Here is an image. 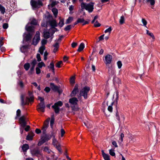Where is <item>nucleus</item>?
Returning <instances> with one entry per match:
<instances>
[{
    "mask_svg": "<svg viewBox=\"0 0 160 160\" xmlns=\"http://www.w3.org/2000/svg\"><path fill=\"white\" fill-rule=\"evenodd\" d=\"M112 56L110 54H108L105 56L104 60V62L108 68V73L111 75H113L115 73V71L113 69L112 65H109L112 62Z\"/></svg>",
    "mask_w": 160,
    "mask_h": 160,
    "instance_id": "obj_1",
    "label": "nucleus"
},
{
    "mask_svg": "<svg viewBox=\"0 0 160 160\" xmlns=\"http://www.w3.org/2000/svg\"><path fill=\"white\" fill-rule=\"evenodd\" d=\"M94 3L92 2H90L88 3L82 2L81 4L82 10L83 11L84 9H85L88 11L89 12H92L94 9Z\"/></svg>",
    "mask_w": 160,
    "mask_h": 160,
    "instance_id": "obj_2",
    "label": "nucleus"
},
{
    "mask_svg": "<svg viewBox=\"0 0 160 160\" xmlns=\"http://www.w3.org/2000/svg\"><path fill=\"white\" fill-rule=\"evenodd\" d=\"M26 117L24 116H22L19 118V122L22 128H24L25 130L28 132L30 128V126L29 125H26Z\"/></svg>",
    "mask_w": 160,
    "mask_h": 160,
    "instance_id": "obj_3",
    "label": "nucleus"
},
{
    "mask_svg": "<svg viewBox=\"0 0 160 160\" xmlns=\"http://www.w3.org/2000/svg\"><path fill=\"white\" fill-rule=\"evenodd\" d=\"M30 4L33 8H39L42 6L43 4L41 0H31Z\"/></svg>",
    "mask_w": 160,
    "mask_h": 160,
    "instance_id": "obj_4",
    "label": "nucleus"
},
{
    "mask_svg": "<svg viewBox=\"0 0 160 160\" xmlns=\"http://www.w3.org/2000/svg\"><path fill=\"white\" fill-rule=\"evenodd\" d=\"M30 152L32 156L33 157L36 156L38 157L42 155V151L38 147H36L33 149H31Z\"/></svg>",
    "mask_w": 160,
    "mask_h": 160,
    "instance_id": "obj_5",
    "label": "nucleus"
},
{
    "mask_svg": "<svg viewBox=\"0 0 160 160\" xmlns=\"http://www.w3.org/2000/svg\"><path fill=\"white\" fill-rule=\"evenodd\" d=\"M63 105V103L61 101H59L54 103L53 105L52 106V108L54 110L55 113L58 114L60 112L59 107H61Z\"/></svg>",
    "mask_w": 160,
    "mask_h": 160,
    "instance_id": "obj_6",
    "label": "nucleus"
},
{
    "mask_svg": "<svg viewBox=\"0 0 160 160\" xmlns=\"http://www.w3.org/2000/svg\"><path fill=\"white\" fill-rule=\"evenodd\" d=\"M90 90V88L89 87L87 86L84 87L80 91L81 95L83 96L84 98H87L88 93Z\"/></svg>",
    "mask_w": 160,
    "mask_h": 160,
    "instance_id": "obj_7",
    "label": "nucleus"
},
{
    "mask_svg": "<svg viewBox=\"0 0 160 160\" xmlns=\"http://www.w3.org/2000/svg\"><path fill=\"white\" fill-rule=\"evenodd\" d=\"M40 40V33L38 32H36V34L32 39V44L36 45Z\"/></svg>",
    "mask_w": 160,
    "mask_h": 160,
    "instance_id": "obj_8",
    "label": "nucleus"
},
{
    "mask_svg": "<svg viewBox=\"0 0 160 160\" xmlns=\"http://www.w3.org/2000/svg\"><path fill=\"white\" fill-rule=\"evenodd\" d=\"M50 87L54 91H57L60 94L62 92V90L60 89V87L55 85L53 83H50Z\"/></svg>",
    "mask_w": 160,
    "mask_h": 160,
    "instance_id": "obj_9",
    "label": "nucleus"
},
{
    "mask_svg": "<svg viewBox=\"0 0 160 160\" xmlns=\"http://www.w3.org/2000/svg\"><path fill=\"white\" fill-rule=\"evenodd\" d=\"M37 110L38 111H41L42 112L45 111V105L44 102H40L37 106Z\"/></svg>",
    "mask_w": 160,
    "mask_h": 160,
    "instance_id": "obj_10",
    "label": "nucleus"
},
{
    "mask_svg": "<svg viewBox=\"0 0 160 160\" xmlns=\"http://www.w3.org/2000/svg\"><path fill=\"white\" fill-rule=\"evenodd\" d=\"M52 134L51 135H48L47 134L44 135L42 137L41 140H42V143H44L46 141H48L52 137Z\"/></svg>",
    "mask_w": 160,
    "mask_h": 160,
    "instance_id": "obj_11",
    "label": "nucleus"
},
{
    "mask_svg": "<svg viewBox=\"0 0 160 160\" xmlns=\"http://www.w3.org/2000/svg\"><path fill=\"white\" fill-rule=\"evenodd\" d=\"M78 84H76L74 87V88L72 91V92L70 94V95L71 97L75 96L76 93L78 92Z\"/></svg>",
    "mask_w": 160,
    "mask_h": 160,
    "instance_id": "obj_12",
    "label": "nucleus"
},
{
    "mask_svg": "<svg viewBox=\"0 0 160 160\" xmlns=\"http://www.w3.org/2000/svg\"><path fill=\"white\" fill-rule=\"evenodd\" d=\"M29 94L30 98L26 97V102H27L28 105L29 104V102H33L34 99V97L32 95V93L29 92Z\"/></svg>",
    "mask_w": 160,
    "mask_h": 160,
    "instance_id": "obj_13",
    "label": "nucleus"
},
{
    "mask_svg": "<svg viewBox=\"0 0 160 160\" xmlns=\"http://www.w3.org/2000/svg\"><path fill=\"white\" fill-rule=\"evenodd\" d=\"M26 30L28 32V33H31L34 34V27L32 26H29L27 25L26 26Z\"/></svg>",
    "mask_w": 160,
    "mask_h": 160,
    "instance_id": "obj_14",
    "label": "nucleus"
},
{
    "mask_svg": "<svg viewBox=\"0 0 160 160\" xmlns=\"http://www.w3.org/2000/svg\"><path fill=\"white\" fill-rule=\"evenodd\" d=\"M78 101V100L76 98H73L69 100V102L73 105L77 104Z\"/></svg>",
    "mask_w": 160,
    "mask_h": 160,
    "instance_id": "obj_15",
    "label": "nucleus"
},
{
    "mask_svg": "<svg viewBox=\"0 0 160 160\" xmlns=\"http://www.w3.org/2000/svg\"><path fill=\"white\" fill-rule=\"evenodd\" d=\"M101 151L102 156L104 160H110V156L109 155L104 153L103 150H102Z\"/></svg>",
    "mask_w": 160,
    "mask_h": 160,
    "instance_id": "obj_16",
    "label": "nucleus"
},
{
    "mask_svg": "<svg viewBox=\"0 0 160 160\" xmlns=\"http://www.w3.org/2000/svg\"><path fill=\"white\" fill-rule=\"evenodd\" d=\"M52 136L53 137L52 143L54 146H57L58 144V142L57 139H56L55 134L53 132H52Z\"/></svg>",
    "mask_w": 160,
    "mask_h": 160,
    "instance_id": "obj_17",
    "label": "nucleus"
},
{
    "mask_svg": "<svg viewBox=\"0 0 160 160\" xmlns=\"http://www.w3.org/2000/svg\"><path fill=\"white\" fill-rule=\"evenodd\" d=\"M34 136V134L32 132H30L26 137V139L28 140H32L33 137Z\"/></svg>",
    "mask_w": 160,
    "mask_h": 160,
    "instance_id": "obj_18",
    "label": "nucleus"
},
{
    "mask_svg": "<svg viewBox=\"0 0 160 160\" xmlns=\"http://www.w3.org/2000/svg\"><path fill=\"white\" fill-rule=\"evenodd\" d=\"M114 103L113 102H112L110 105H109V102H108L107 103V105L108 106V110L111 112H112V106L113 105Z\"/></svg>",
    "mask_w": 160,
    "mask_h": 160,
    "instance_id": "obj_19",
    "label": "nucleus"
},
{
    "mask_svg": "<svg viewBox=\"0 0 160 160\" xmlns=\"http://www.w3.org/2000/svg\"><path fill=\"white\" fill-rule=\"evenodd\" d=\"M49 23L52 27V28H54L58 25L57 23L55 20L50 21L49 22Z\"/></svg>",
    "mask_w": 160,
    "mask_h": 160,
    "instance_id": "obj_20",
    "label": "nucleus"
},
{
    "mask_svg": "<svg viewBox=\"0 0 160 160\" xmlns=\"http://www.w3.org/2000/svg\"><path fill=\"white\" fill-rule=\"evenodd\" d=\"M20 98L21 101V105L23 106L27 104V102H26V101H24V95L22 94L21 95Z\"/></svg>",
    "mask_w": 160,
    "mask_h": 160,
    "instance_id": "obj_21",
    "label": "nucleus"
},
{
    "mask_svg": "<svg viewBox=\"0 0 160 160\" xmlns=\"http://www.w3.org/2000/svg\"><path fill=\"white\" fill-rule=\"evenodd\" d=\"M33 34L31 33H28V34H27L25 37V38L26 40L27 41H30L31 40L32 38V36Z\"/></svg>",
    "mask_w": 160,
    "mask_h": 160,
    "instance_id": "obj_22",
    "label": "nucleus"
},
{
    "mask_svg": "<svg viewBox=\"0 0 160 160\" xmlns=\"http://www.w3.org/2000/svg\"><path fill=\"white\" fill-rule=\"evenodd\" d=\"M85 47L84 44L83 43H81L79 46V48L77 50L78 51L80 52L82 51Z\"/></svg>",
    "mask_w": 160,
    "mask_h": 160,
    "instance_id": "obj_23",
    "label": "nucleus"
},
{
    "mask_svg": "<svg viewBox=\"0 0 160 160\" xmlns=\"http://www.w3.org/2000/svg\"><path fill=\"white\" fill-rule=\"evenodd\" d=\"M29 148V146L28 144H25L23 145L22 149L24 152H26Z\"/></svg>",
    "mask_w": 160,
    "mask_h": 160,
    "instance_id": "obj_24",
    "label": "nucleus"
},
{
    "mask_svg": "<svg viewBox=\"0 0 160 160\" xmlns=\"http://www.w3.org/2000/svg\"><path fill=\"white\" fill-rule=\"evenodd\" d=\"M48 68H50L52 70V72L54 73V64L52 62L50 63L49 66H48Z\"/></svg>",
    "mask_w": 160,
    "mask_h": 160,
    "instance_id": "obj_25",
    "label": "nucleus"
},
{
    "mask_svg": "<svg viewBox=\"0 0 160 160\" xmlns=\"http://www.w3.org/2000/svg\"><path fill=\"white\" fill-rule=\"evenodd\" d=\"M52 11L55 17L56 18L57 17L58 13V9L56 8H53L52 9Z\"/></svg>",
    "mask_w": 160,
    "mask_h": 160,
    "instance_id": "obj_26",
    "label": "nucleus"
},
{
    "mask_svg": "<svg viewBox=\"0 0 160 160\" xmlns=\"http://www.w3.org/2000/svg\"><path fill=\"white\" fill-rule=\"evenodd\" d=\"M43 37L46 39H48L50 37V33L49 32H44L43 34Z\"/></svg>",
    "mask_w": 160,
    "mask_h": 160,
    "instance_id": "obj_27",
    "label": "nucleus"
},
{
    "mask_svg": "<svg viewBox=\"0 0 160 160\" xmlns=\"http://www.w3.org/2000/svg\"><path fill=\"white\" fill-rule=\"evenodd\" d=\"M128 138L130 139L131 140V141H132L133 142H134L136 140L135 137L133 135L131 134L129 135Z\"/></svg>",
    "mask_w": 160,
    "mask_h": 160,
    "instance_id": "obj_28",
    "label": "nucleus"
},
{
    "mask_svg": "<svg viewBox=\"0 0 160 160\" xmlns=\"http://www.w3.org/2000/svg\"><path fill=\"white\" fill-rule=\"evenodd\" d=\"M54 117L53 115H52L51 116V120L50 122V125L51 127V128H52L53 125L54 123Z\"/></svg>",
    "mask_w": 160,
    "mask_h": 160,
    "instance_id": "obj_29",
    "label": "nucleus"
},
{
    "mask_svg": "<svg viewBox=\"0 0 160 160\" xmlns=\"http://www.w3.org/2000/svg\"><path fill=\"white\" fill-rule=\"evenodd\" d=\"M45 49V47L44 46H42L39 48V51L42 55L43 53L44 50Z\"/></svg>",
    "mask_w": 160,
    "mask_h": 160,
    "instance_id": "obj_30",
    "label": "nucleus"
},
{
    "mask_svg": "<svg viewBox=\"0 0 160 160\" xmlns=\"http://www.w3.org/2000/svg\"><path fill=\"white\" fill-rule=\"evenodd\" d=\"M146 2L147 3H150L152 6H153L155 3V0H146Z\"/></svg>",
    "mask_w": 160,
    "mask_h": 160,
    "instance_id": "obj_31",
    "label": "nucleus"
},
{
    "mask_svg": "<svg viewBox=\"0 0 160 160\" xmlns=\"http://www.w3.org/2000/svg\"><path fill=\"white\" fill-rule=\"evenodd\" d=\"M30 64L28 63H25V64H24L23 66L24 68L25 69L26 71H28V70L30 68Z\"/></svg>",
    "mask_w": 160,
    "mask_h": 160,
    "instance_id": "obj_32",
    "label": "nucleus"
},
{
    "mask_svg": "<svg viewBox=\"0 0 160 160\" xmlns=\"http://www.w3.org/2000/svg\"><path fill=\"white\" fill-rule=\"evenodd\" d=\"M0 11L1 13L4 14L5 12V8L2 5L0 4Z\"/></svg>",
    "mask_w": 160,
    "mask_h": 160,
    "instance_id": "obj_33",
    "label": "nucleus"
},
{
    "mask_svg": "<svg viewBox=\"0 0 160 160\" xmlns=\"http://www.w3.org/2000/svg\"><path fill=\"white\" fill-rule=\"evenodd\" d=\"M73 18L72 17H69L66 21V24H68L70 23L73 20Z\"/></svg>",
    "mask_w": 160,
    "mask_h": 160,
    "instance_id": "obj_34",
    "label": "nucleus"
},
{
    "mask_svg": "<svg viewBox=\"0 0 160 160\" xmlns=\"http://www.w3.org/2000/svg\"><path fill=\"white\" fill-rule=\"evenodd\" d=\"M58 3L59 2L58 1H52L51 2L50 5L52 7H53L57 5Z\"/></svg>",
    "mask_w": 160,
    "mask_h": 160,
    "instance_id": "obj_35",
    "label": "nucleus"
},
{
    "mask_svg": "<svg viewBox=\"0 0 160 160\" xmlns=\"http://www.w3.org/2000/svg\"><path fill=\"white\" fill-rule=\"evenodd\" d=\"M125 19L123 16L121 17L119 20V22L121 24H122L124 23Z\"/></svg>",
    "mask_w": 160,
    "mask_h": 160,
    "instance_id": "obj_36",
    "label": "nucleus"
},
{
    "mask_svg": "<svg viewBox=\"0 0 160 160\" xmlns=\"http://www.w3.org/2000/svg\"><path fill=\"white\" fill-rule=\"evenodd\" d=\"M50 119V118H49V120ZM49 120H47V122H45L44 123L43 126L42 128H47L48 126V124H49Z\"/></svg>",
    "mask_w": 160,
    "mask_h": 160,
    "instance_id": "obj_37",
    "label": "nucleus"
},
{
    "mask_svg": "<svg viewBox=\"0 0 160 160\" xmlns=\"http://www.w3.org/2000/svg\"><path fill=\"white\" fill-rule=\"evenodd\" d=\"M64 24V20L61 19L59 21V22L58 23V25L60 27H62Z\"/></svg>",
    "mask_w": 160,
    "mask_h": 160,
    "instance_id": "obj_38",
    "label": "nucleus"
},
{
    "mask_svg": "<svg viewBox=\"0 0 160 160\" xmlns=\"http://www.w3.org/2000/svg\"><path fill=\"white\" fill-rule=\"evenodd\" d=\"M146 31H147V34L148 35L150 36L153 39H155L154 36L152 33L149 32V31L147 30H146Z\"/></svg>",
    "mask_w": 160,
    "mask_h": 160,
    "instance_id": "obj_39",
    "label": "nucleus"
},
{
    "mask_svg": "<svg viewBox=\"0 0 160 160\" xmlns=\"http://www.w3.org/2000/svg\"><path fill=\"white\" fill-rule=\"evenodd\" d=\"M31 24L34 25H37V20L34 18H32V20L31 21Z\"/></svg>",
    "mask_w": 160,
    "mask_h": 160,
    "instance_id": "obj_40",
    "label": "nucleus"
},
{
    "mask_svg": "<svg viewBox=\"0 0 160 160\" xmlns=\"http://www.w3.org/2000/svg\"><path fill=\"white\" fill-rule=\"evenodd\" d=\"M109 153L112 156H114L115 155V153L114 152V150L112 149L109 150Z\"/></svg>",
    "mask_w": 160,
    "mask_h": 160,
    "instance_id": "obj_41",
    "label": "nucleus"
},
{
    "mask_svg": "<svg viewBox=\"0 0 160 160\" xmlns=\"http://www.w3.org/2000/svg\"><path fill=\"white\" fill-rule=\"evenodd\" d=\"M112 30V28L111 27H110L106 29L104 32L105 33H108L109 34H110Z\"/></svg>",
    "mask_w": 160,
    "mask_h": 160,
    "instance_id": "obj_42",
    "label": "nucleus"
},
{
    "mask_svg": "<svg viewBox=\"0 0 160 160\" xmlns=\"http://www.w3.org/2000/svg\"><path fill=\"white\" fill-rule=\"evenodd\" d=\"M44 151L47 152L48 153H50L51 151L50 150L48 147H45L44 149Z\"/></svg>",
    "mask_w": 160,
    "mask_h": 160,
    "instance_id": "obj_43",
    "label": "nucleus"
},
{
    "mask_svg": "<svg viewBox=\"0 0 160 160\" xmlns=\"http://www.w3.org/2000/svg\"><path fill=\"white\" fill-rule=\"evenodd\" d=\"M38 66L39 68H41L43 66H45V65L43 62H39L38 64Z\"/></svg>",
    "mask_w": 160,
    "mask_h": 160,
    "instance_id": "obj_44",
    "label": "nucleus"
},
{
    "mask_svg": "<svg viewBox=\"0 0 160 160\" xmlns=\"http://www.w3.org/2000/svg\"><path fill=\"white\" fill-rule=\"evenodd\" d=\"M75 77L74 76H72L70 79V82L71 83L74 84L75 83Z\"/></svg>",
    "mask_w": 160,
    "mask_h": 160,
    "instance_id": "obj_45",
    "label": "nucleus"
},
{
    "mask_svg": "<svg viewBox=\"0 0 160 160\" xmlns=\"http://www.w3.org/2000/svg\"><path fill=\"white\" fill-rule=\"evenodd\" d=\"M142 22L143 24V26L145 27H146V25L147 23V22L146 20L144 18H142Z\"/></svg>",
    "mask_w": 160,
    "mask_h": 160,
    "instance_id": "obj_46",
    "label": "nucleus"
},
{
    "mask_svg": "<svg viewBox=\"0 0 160 160\" xmlns=\"http://www.w3.org/2000/svg\"><path fill=\"white\" fill-rule=\"evenodd\" d=\"M72 25H68L64 28V29L66 31L69 30L72 28Z\"/></svg>",
    "mask_w": 160,
    "mask_h": 160,
    "instance_id": "obj_47",
    "label": "nucleus"
},
{
    "mask_svg": "<svg viewBox=\"0 0 160 160\" xmlns=\"http://www.w3.org/2000/svg\"><path fill=\"white\" fill-rule=\"evenodd\" d=\"M78 23H82L84 22V20L83 18H78Z\"/></svg>",
    "mask_w": 160,
    "mask_h": 160,
    "instance_id": "obj_48",
    "label": "nucleus"
},
{
    "mask_svg": "<svg viewBox=\"0 0 160 160\" xmlns=\"http://www.w3.org/2000/svg\"><path fill=\"white\" fill-rule=\"evenodd\" d=\"M117 64L118 66V68L120 69L122 66V63L120 61H118L117 62Z\"/></svg>",
    "mask_w": 160,
    "mask_h": 160,
    "instance_id": "obj_49",
    "label": "nucleus"
},
{
    "mask_svg": "<svg viewBox=\"0 0 160 160\" xmlns=\"http://www.w3.org/2000/svg\"><path fill=\"white\" fill-rule=\"evenodd\" d=\"M101 26V24L99 23L98 21H96L94 24V26L95 27H99Z\"/></svg>",
    "mask_w": 160,
    "mask_h": 160,
    "instance_id": "obj_50",
    "label": "nucleus"
},
{
    "mask_svg": "<svg viewBox=\"0 0 160 160\" xmlns=\"http://www.w3.org/2000/svg\"><path fill=\"white\" fill-rule=\"evenodd\" d=\"M84 124L88 128H91V124L89 122H84Z\"/></svg>",
    "mask_w": 160,
    "mask_h": 160,
    "instance_id": "obj_51",
    "label": "nucleus"
},
{
    "mask_svg": "<svg viewBox=\"0 0 160 160\" xmlns=\"http://www.w3.org/2000/svg\"><path fill=\"white\" fill-rule=\"evenodd\" d=\"M47 40L44 39H42L41 41L42 46H43L44 45L46 44L47 43Z\"/></svg>",
    "mask_w": 160,
    "mask_h": 160,
    "instance_id": "obj_52",
    "label": "nucleus"
},
{
    "mask_svg": "<svg viewBox=\"0 0 160 160\" xmlns=\"http://www.w3.org/2000/svg\"><path fill=\"white\" fill-rule=\"evenodd\" d=\"M62 63V61H60L57 62L56 64V66L57 67L60 68L61 67L60 65Z\"/></svg>",
    "mask_w": 160,
    "mask_h": 160,
    "instance_id": "obj_53",
    "label": "nucleus"
},
{
    "mask_svg": "<svg viewBox=\"0 0 160 160\" xmlns=\"http://www.w3.org/2000/svg\"><path fill=\"white\" fill-rule=\"evenodd\" d=\"M104 35L103 34L100 37H99V40L98 41H97V42H99L100 41H102L104 39Z\"/></svg>",
    "mask_w": 160,
    "mask_h": 160,
    "instance_id": "obj_54",
    "label": "nucleus"
},
{
    "mask_svg": "<svg viewBox=\"0 0 160 160\" xmlns=\"http://www.w3.org/2000/svg\"><path fill=\"white\" fill-rule=\"evenodd\" d=\"M48 54V53L47 51H45L44 54V59L46 60L47 59V56Z\"/></svg>",
    "mask_w": 160,
    "mask_h": 160,
    "instance_id": "obj_55",
    "label": "nucleus"
},
{
    "mask_svg": "<svg viewBox=\"0 0 160 160\" xmlns=\"http://www.w3.org/2000/svg\"><path fill=\"white\" fill-rule=\"evenodd\" d=\"M124 134L123 133H122L120 134V140L121 141V142H122L123 141V138L124 137Z\"/></svg>",
    "mask_w": 160,
    "mask_h": 160,
    "instance_id": "obj_56",
    "label": "nucleus"
},
{
    "mask_svg": "<svg viewBox=\"0 0 160 160\" xmlns=\"http://www.w3.org/2000/svg\"><path fill=\"white\" fill-rule=\"evenodd\" d=\"M37 60L38 62H40L41 61V59L40 57V55L39 54H37Z\"/></svg>",
    "mask_w": 160,
    "mask_h": 160,
    "instance_id": "obj_57",
    "label": "nucleus"
},
{
    "mask_svg": "<svg viewBox=\"0 0 160 160\" xmlns=\"http://www.w3.org/2000/svg\"><path fill=\"white\" fill-rule=\"evenodd\" d=\"M65 133V132L63 128H62L61 129V137H62L64 136Z\"/></svg>",
    "mask_w": 160,
    "mask_h": 160,
    "instance_id": "obj_58",
    "label": "nucleus"
},
{
    "mask_svg": "<svg viewBox=\"0 0 160 160\" xmlns=\"http://www.w3.org/2000/svg\"><path fill=\"white\" fill-rule=\"evenodd\" d=\"M2 27L4 29H7L8 27V24L7 23H4Z\"/></svg>",
    "mask_w": 160,
    "mask_h": 160,
    "instance_id": "obj_59",
    "label": "nucleus"
},
{
    "mask_svg": "<svg viewBox=\"0 0 160 160\" xmlns=\"http://www.w3.org/2000/svg\"><path fill=\"white\" fill-rule=\"evenodd\" d=\"M36 73L37 74H39L41 72V70L38 67H37L36 68Z\"/></svg>",
    "mask_w": 160,
    "mask_h": 160,
    "instance_id": "obj_60",
    "label": "nucleus"
},
{
    "mask_svg": "<svg viewBox=\"0 0 160 160\" xmlns=\"http://www.w3.org/2000/svg\"><path fill=\"white\" fill-rule=\"evenodd\" d=\"M36 63H37V61L36 59H34L32 62L31 63V64L32 65V66H34L35 67Z\"/></svg>",
    "mask_w": 160,
    "mask_h": 160,
    "instance_id": "obj_61",
    "label": "nucleus"
},
{
    "mask_svg": "<svg viewBox=\"0 0 160 160\" xmlns=\"http://www.w3.org/2000/svg\"><path fill=\"white\" fill-rule=\"evenodd\" d=\"M53 46L54 48H58L59 47V43L58 42H56L55 44L53 45Z\"/></svg>",
    "mask_w": 160,
    "mask_h": 160,
    "instance_id": "obj_62",
    "label": "nucleus"
},
{
    "mask_svg": "<svg viewBox=\"0 0 160 160\" xmlns=\"http://www.w3.org/2000/svg\"><path fill=\"white\" fill-rule=\"evenodd\" d=\"M78 45L76 42H73L72 43L71 46L72 48H75Z\"/></svg>",
    "mask_w": 160,
    "mask_h": 160,
    "instance_id": "obj_63",
    "label": "nucleus"
},
{
    "mask_svg": "<svg viewBox=\"0 0 160 160\" xmlns=\"http://www.w3.org/2000/svg\"><path fill=\"white\" fill-rule=\"evenodd\" d=\"M21 111L20 109H18L17 111V117H19L20 115Z\"/></svg>",
    "mask_w": 160,
    "mask_h": 160,
    "instance_id": "obj_64",
    "label": "nucleus"
}]
</instances>
